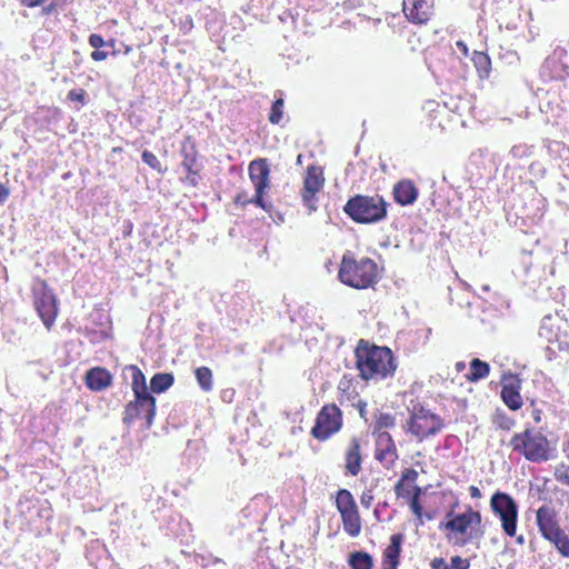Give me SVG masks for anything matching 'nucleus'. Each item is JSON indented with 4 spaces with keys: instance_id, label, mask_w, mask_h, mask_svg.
I'll return each mask as SVG.
<instances>
[{
    "instance_id": "1a4fd4ad",
    "label": "nucleus",
    "mask_w": 569,
    "mask_h": 569,
    "mask_svg": "<svg viewBox=\"0 0 569 569\" xmlns=\"http://www.w3.org/2000/svg\"><path fill=\"white\" fill-rule=\"evenodd\" d=\"M34 309L44 327L50 330L58 316V301L48 282L34 278L31 286Z\"/></svg>"
},
{
    "instance_id": "f8f14e48",
    "label": "nucleus",
    "mask_w": 569,
    "mask_h": 569,
    "mask_svg": "<svg viewBox=\"0 0 569 569\" xmlns=\"http://www.w3.org/2000/svg\"><path fill=\"white\" fill-rule=\"evenodd\" d=\"M325 182L323 169L320 166L310 164L307 167L300 197L309 213L318 209L319 193L323 189Z\"/></svg>"
},
{
    "instance_id": "0eeeda50",
    "label": "nucleus",
    "mask_w": 569,
    "mask_h": 569,
    "mask_svg": "<svg viewBox=\"0 0 569 569\" xmlns=\"http://www.w3.org/2000/svg\"><path fill=\"white\" fill-rule=\"evenodd\" d=\"M511 450L531 462H543L550 458V442L548 438L533 428H526L510 438Z\"/></svg>"
},
{
    "instance_id": "e433bc0d",
    "label": "nucleus",
    "mask_w": 569,
    "mask_h": 569,
    "mask_svg": "<svg viewBox=\"0 0 569 569\" xmlns=\"http://www.w3.org/2000/svg\"><path fill=\"white\" fill-rule=\"evenodd\" d=\"M422 495L421 488H417L415 495H411L409 498H406L409 502V507L412 513L421 521L423 508L420 502V497Z\"/></svg>"
},
{
    "instance_id": "2f4dec72",
    "label": "nucleus",
    "mask_w": 569,
    "mask_h": 569,
    "mask_svg": "<svg viewBox=\"0 0 569 569\" xmlns=\"http://www.w3.org/2000/svg\"><path fill=\"white\" fill-rule=\"evenodd\" d=\"M174 382L172 373H156L150 380V388L156 393H161L168 390Z\"/></svg>"
},
{
    "instance_id": "864d4df0",
    "label": "nucleus",
    "mask_w": 569,
    "mask_h": 569,
    "mask_svg": "<svg viewBox=\"0 0 569 569\" xmlns=\"http://www.w3.org/2000/svg\"><path fill=\"white\" fill-rule=\"evenodd\" d=\"M111 151L113 153H120V152H122V148L121 147H113Z\"/></svg>"
},
{
    "instance_id": "7c9ffc66",
    "label": "nucleus",
    "mask_w": 569,
    "mask_h": 569,
    "mask_svg": "<svg viewBox=\"0 0 569 569\" xmlns=\"http://www.w3.org/2000/svg\"><path fill=\"white\" fill-rule=\"evenodd\" d=\"M233 204L239 208H246L248 204H254L264 211H269L270 204L264 201V197H261L260 202L256 200V194L249 197L247 191L238 192L233 198Z\"/></svg>"
},
{
    "instance_id": "603ef678",
    "label": "nucleus",
    "mask_w": 569,
    "mask_h": 569,
    "mask_svg": "<svg viewBox=\"0 0 569 569\" xmlns=\"http://www.w3.org/2000/svg\"><path fill=\"white\" fill-rule=\"evenodd\" d=\"M465 368H466V363H465L463 361H458V362L456 363V370H457L458 372H460V371L465 370Z\"/></svg>"
},
{
    "instance_id": "c756f323",
    "label": "nucleus",
    "mask_w": 569,
    "mask_h": 569,
    "mask_svg": "<svg viewBox=\"0 0 569 569\" xmlns=\"http://www.w3.org/2000/svg\"><path fill=\"white\" fill-rule=\"evenodd\" d=\"M351 569H372L373 559L366 551L351 552L348 559Z\"/></svg>"
},
{
    "instance_id": "58836bf2",
    "label": "nucleus",
    "mask_w": 569,
    "mask_h": 569,
    "mask_svg": "<svg viewBox=\"0 0 569 569\" xmlns=\"http://www.w3.org/2000/svg\"><path fill=\"white\" fill-rule=\"evenodd\" d=\"M86 97H87V92L84 89L82 88H78V89H72L68 92V100L72 101V102H78L80 106H84L86 104Z\"/></svg>"
},
{
    "instance_id": "412c9836",
    "label": "nucleus",
    "mask_w": 569,
    "mask_h": 569,
    "mask_svg": "<svg viewBox=\"0 0 569 569\" xmlns=\"http://www.w3.org/2000/svg\"><path fill=\"white\" fill-rule=\"evenodd\" d=\"M84 383L91 391L99 392L112 383V375L103 367H93L86 372Z\"/></svg>"
},
{
    "instance_id": "de8ad7c7",
    "label": "nucleus",
    "mask_w": 569,
    "mask_h": 569,
    "mask_svg": "<svg viewBox=\"0 0 569 569\" xmlns=\"http://www.w3.org/2000/svg\"><path fill=\"white\" fill-rule=\"evenodd\" d=\"M19 1L22 6H26L29 8L38 7L46 2V0H19Z\"/></svg>"
},
{
    "instance_id": "13d9d810",
    "label": "nucleus",
    "mask_w": 569,
    "mask_h": 569,
    "mask_svg": "<svg viewBox=\"0 0 569 569\" xmlns=\"http://www.w3.org/2000/svg\"><path fill=\"white\" fill-rule=\"evenodd\" d=\"M56 4L51 3L50 7H49V10H51L52 8H54Z\"/></svg>"
},
{
    "instance_id": "37998d69",
    "label": "nucleus",
    "mask_w": 569,
    "mask_h": 569,
    "mask_svg": "<svg viewBox=\"0 0 569 569\" xmlns=\"http://www.w3.org/2000/svg\"><path fill=\"white\" fill-rule=\"evenodd\" d=\"M373 501V495L370 490L363 491L360 496V502L365 508H370L371 503Z\"/></svg>"
},
{
    "instance_id": "f3484780",
    "label": "nucleus",
    "mask_w": 569,
    "mask_h": 569,
    "mask_svg": "<svg viewBox=\"0 0 569 569\" xmlns=\"http://www.w3.org/2000/svg\"><path fill=\"white\" fill-rule=\"evenodd\" d=\"M249 178L256 191V200L260 202L270 187V167L266 158L252 160L248 167Z\"/></svg>"
},
{
    "instance_id": "4c0bfd02",
    "label": "nucleus",
    "mask_w": 569,
    "mask_h": 569,
    "mask_svg": "<svg viewBox=\"0 0 569 569\" xmlns=\"http://www.w3.org/2000/svg\"><path fill=\"white\" fill-rule=\"evenodd\" d=\"M553 476L559 483L569 487V466L560 465L556 468Z\"/></svg>"
},
{
    "instance_id": "bb28decb",
    "label": "nucleus",
    "mask_w": 569,
    "mask_h": 569,
    "mask_svg": "<svg viewBox=\"0 0 569 569\" xmlns=\"http://www.w3.org/2000/svg\"><path fill=\"white\" fill-rule=\"evenodd\" d=\"M490 373V366L488 362L482 361L478 358H473L469 363V372L466 375V379L469 382H477L485 379Z\"/></svg>"
},
{
    "instance_id": "6ab92c4d",
    "label": "nucleus",
    "mask_w": 569,
    "mask_h": 569,
    "mask_svg": "<svg viewBox=\"0 0 569 569\" xmlns=\"http://www.w3.org/2000/svg\"><path fill=\"white\" fill-rule=\"evenodd\" d=\"M520 391L521 380L517 375H511L508 378H505L501 386L500 397L503 403L511 411L519 410L523 405Z\"/></svg>"
},
{
    "instance_id": "a878e982",
    "label": "nucleus",
    "mask_w": 569,
    "mask_h": 569,
    "mask_svg": "<svg viewBox=\"0 0 569 569\" xmlns=\"http://www.w3.org/2000/svg\"><path fill=\"white\" fill-rule=\"evenodd\" d=\"M396 417L390 412H378L375 415L372 423V436L390 433L388 430L395 428Z\"/></svg>"
},
{
    "instance_id": "5fc2aeb1",
    "label": "nucleus",
    "mask_w": 569,
    "mask_h": 569,
    "mask_svg": "<svg viewBox=\"0 0 569 569\" xmlns=\"http://www.w3.org/2000/svg\"><path fill=\"white\" fill-rule=\"evenodd\" d=\"M106 44H107V46H111V47H113V46H114V40H113V39H111L109 42H106Z\"/></svg>"
},
{
    "instance_id": "7ed1b4c3",
    "label": "nucleus",
    "mask_w": 569,
    "mask_h": 569,
    "mask_svg": "<svg viewBox=\"0 0 569 569\" xmlns=\"http://www.w3.org/2000/svg\"><path fill=\"white\" fill-rule=\"evenodd\" d=\"M127 370L131 371V389L134 399L124 406L122 422L130 426L136 420L143 418L146 427L150 428L156 416V398L149 393L146 376L138 366L130 365Z\"/></svg>"
},
{
    "instance_id": "6e6552de",
    "label": "nucleus",
    "mask_w": 569,
    "mask_h": 569,
    "mask_svg": "<svg viewBox=\"0 0 569 569\" xmlns=\"http://www.w3.org/2000/svg\"><path fill=\"white\" fill-rule=\"evenodd\" d=\"M342 427V410L335 402L325 403L315 418L310 436L319 442H326L340 432Z\"/></svg>"
},
{
    "instance_id": "4468645a",
    "label": "nucleus",
    "mask_w": 569,
    "mask_h": 569,
    "mask_svg": "<svg viewBox=\"0 0 569 569\" xmlns=\"http://www.w3.org/2000/svg\"><path fill=\"white\" fill-rule=\"evenodd\" d=\"M181 166L186 171L183 183L197 187L200 181L201 166L198 163V150L191 137H187L181 147Z\"/></svg>"
},
{
    "instance_id": "20e7f679",
    "label": "nucleus",
    "mask_w": 569,
    "mask_h": 569,
    "mask_svg": "<svg viewBox=\"0 0 569 569\" xmlns=\"http://www.w3.org/2000/svg\"><path fill=\"white\" fill-rule=\"evenodd\" d=\"M339 280L353 289L362 290L373 288L380 279L377 262L369 257H357L347 251L340 261L338 270Z\"/></svg>"
},
{
    "instance_id": "3c124183",
    "label": "nucleus",
    "mask_w": 569,
    "mask_h": 569,
    "mask_svg": "<svg viewBox=\"0 0 569 569\" xmlns=\"http://www.w3.org/2000/svg\"><path fill=\"white\" fill-rule=\"evenodd\" d=\"M541 416H542V410L541 409H533L532 410V419L536 423H540L541 422Z\"/></svg>"
},
{
    "instance_id": "49530a36",
    "label": "nucleus",
    "mask_w": 569,
    "mask_h": 569,
    "mask_svg": "<svg viewBox=\"0 0 569 569\" xmlns=\"http://www.w3.org/2000/svg\"><path fill=\"white\" fill-rule=\"evenodd\" d=\"M10 194V190L4 184L0 183V204H3Z\"/></svg>"
},
{
    "instance_id": "423d86ee",
    "label": "nucleus",
    "mask_w": 569,
    "mask_h": 569,
    "mask_svg": "<svg viewBox=\"0 0 569 569\" xmlns=\"http://www.w3.org/2000/svg\"><path fill=\"white\" fill-rule=\"evenodd\" d=\"M446 427L445 420L421 403L413 405L403 430L417 442H423L439 435Z\"/></svg>"
},
{
    "instance_id": "4be33fe9",
    "label": "nucleus",
    "mask_w": 569,
    "mask_h": 569,
    "mask_svg": "<svg viewBox=\"0 0 569 569\" xmlns=\"http://www.w3.org/2000/svg\"><path fill=\"white\" fill-rule=\"evenodd\" d=\"M537 526L542 537L559 530L561 527L557 519V512L553 508L543 505L536 513Z\"/></svg>"
},
{
    "instance_id": "ddd939ff",
    "label": "nucleus",
    "mask_w": 569,
    "mask_h": 569,
    "mask_svg": "<svg viewBox=\"0 0 569 569\" xmlns=\"http://www.w3.org/2000/svg\"><path fill=\"white\" fill-rule=\"evenodd\" d=\"M363 441L359 436H351L342 452V471L346 477H358L362 471L365 453Z\"/></svg>"
},
{
    "instance_id": "473e14b6",
    "label": "nucleus",
    "mask_w": 569,
    "mask_h": 569,
    "mask_svg": "<svg viewBox=\"0 0 569 569\" xmlns=\"http://www.w3.org/2000/svg\"><path fill=\"white\" fill-rule=\"evenodd\" d=\"M196 380L202 391L209 392L213 388V375L209 367L202 366L194 370Z\"/></svg>"
},
{
    "instance_id": "9d476101",
    "label": "nucleus",
    "mask_w": 569,
    "mask_h": 569,
    "mask_svg": "<svg viewBox=\"0 0 569 569\" xmlns=\"http://www.w3.org/2000/svg\"><path fill=\"white\" fill-rule=\"evenodd\" d=\"M335 506L345 532L351 538L358 537L362 531V519L352 493L348 489H339L336 492Z\"/></svg>"
},
{
    "instance_id": "39448f33",
    "label": "nucleus",
    "mask_w": 569,
    "mask_h": 569,
    "mask_svg": "<svg viewBox=\"0 0 569 569\" xmlns=\"http://www.w3.org/2000/svg\"><path fill=\"white\" fill-rule=\"evenodd\" d=\"M389 203L378 193L372 196L356 194L343 206L345 213L355 222L372 224L385 220Z\"/></svg>"
},
{
    "instance_id": "f257e3e1",
    "label": "nucleus",
    "mask_w": 569,
    "mask_h": 569,
    "mask_svg": "<svg viewBox=\"0 0 569 569\" xmlns=\"http://www.w3.org/2000/svg\"><path fill=\"white\" fill-rule=\"evenodd\" d=\"M457 506L458 501L446 512L445 519L439 523V529L445 532L447 540L455 546L465 547L479 542L485 537L480 511L467 505L462 512H456L455 508Z\"/></svg>"
},
{
    "instance_id": "a19ab883",
    "label": "nucleus",
    "mask_w": 569,
    "mask_h": 569,
    "mask_svg": "<svg viewBox=\"0 0 569 569\" xmlns=\"http://www.w3.org/2000/svg\"><path fill=\"white\" fill-rule=\"evenodd\" d=\"M88 42L89 44L94 48V49H100L102 48L103 46H106V41L103 40V38L98 34V33H92L89 36V39H88Z\"/></svg>"
},
{
    "instance_id": "79ce46f5",
    "label": "nucleus",
    "mask_w": 569,
    "mask_h": 569,
    "mask_svg": "<svg viewBox=\"0 0 569 569\" xmlns=\"http://www.w3.org/2000/svg\"><path fill=\"white\" fill-rule=\"evenodd\" d=\"M431 569H452L443 558H433L430 562Z\"/></svg>"
},
{
    "instance_id": "2eb2a0df",
    "label": "nucleus",
    "mask_w": 569,
    "mask_h": 569,
    "mask_svg": "<svg viewBox=\"0 0 569 569\" xmlns=\"http://www.w3.org/2000/svg\"><path fill=\"white\" fill-rule=\"evenodd\" d=\"M373 457L383 468L391 469L399 459L397 445L390 433L373 436Z\"/></svg>"
},
{
    "instance_id": "09e8293b",
    "label": "nucleus",
    "mask_w": 569,
    "mask_h": 569,
    "mask_svg": "<svg viewBox=\"0 0 569 569\" xmlns=\"http://www.w3.org/2000/svg\"><path fill=\"white\" fill-rule=\"evenodd\" d=\"M456 46L458 48V50L461 52L462 56L465 57H468L469 56V48L467 46V43L462 40H458L456 42Z\"/></svg>"
},
{
    "instance_id": "a211bd4d",
    "label": "nucleus",
    "mask_w": 569,
    "mask_h": 569,
    "mask_svg": "<svg viewBox=\"0 0 569 569\" xmlns=\"http://www.w3.org/2000/svg\"><path fill=\"white\" fill-rule=\"evenodd\" d=\"M425 121L432 130L443 131L451 121V113L445 104L429 100L423 106Z\"/></svg>"
},
{
    "instance_id": "c85d7f7f",
    "label": "nucleus",
    "mask_w": 569,
    "mask_h": 569,
    "mask_svg": "<svg viewBox=\"0 0 569 569\" xmlns=\"http://www.w3.org/2000/svg\"><path fill=\"white\" fill-rule=\"evenodd\" d=\"M472 62L481 79H487L491 72V59L488 53L483 51H475Z\"/></svg>"
},
{
    "instance_id": "5701e85b",
    "label": "nucleus",
    "mask_w": 569,
    "mask_h": 569,
    "mask_svg": "<svg viewBox=\"0 0 569 569\" xmlns=\"http://www.w3.org/2000/svg\"><path fill=\"white\" fill-rule=\"evenodd\" d=\"M418 476V471L413 468H406L402 470L401 476L393 488L397 498L406 499L411 495H415L416 489L420 488L416 483Z\"/></svg>"
},
{
    "instance_id": "dca6fc26",
    "label": "nucleus",
    "mask_w": 569,
    "mask_h": 569,
    "mask_svg": "<svg viewBox=\"0 0 569 569\" xmlns=\"http://www.w3.org/2000/svg\"><path fill=\"white\" fill-rule=\"evenodd\" d=\"M433 11L435 0H402V12L412 24H427Z\"/></svg>"
},
{
    "instance_id": "8fccbe9b",
    "label": "nucleus",
    "mask_w": 569,
    "mask_h": 569,
    "mask_svg": "<svg viewBox=\"0 0 569 569\" xmlns=\"http://www.w3.org/2000/svg\"><path fill=\"white\" fill-rule=\"evenodd\" d=\"M469 493L472 499H480L482 497V493L477 486H470Z\"/></svg>"
},
{
    "instance_id": "72a5a7b5",
    "label": "nucleus",
    "mask_w": 569,
    "mask_h": 569,
    "mask_svg": "<svg viewBox=\"0 0 569 569\" xmlns=\"http://www.w3.org/2000/svg\"><path fill=\"white\" fill-rule=\"evenodd\" d=\"M284 100L282 98L276 99L270 108L268 120L272 124H279L283 119Z\"/></svg>"
},
{
    "instance_id": "f704fd0d",
    "label": "nucleus",
    "mask_w": 569,
    "mask_h": 569,
    "mask_svg": "<svg viewBox=\"0 0 569 569\" xmlns=\"http://www.w3.org/2000/svg\"><path fill=\"white\" fill-rule=\"evenodd\" d=\"M492 422L498 429L505 431L511 430L516 425V420L513 418L509 417L506 412L500 410H497L493 415Z\"/></svg>"
},
{
    "instance_id": "b1692460",
    "label": "nucleus",
    "mask_w": 569,
    "mask_h": 569,
    "mask_svg": "<svg viewBox=\"0 0 569 569\" xmlns=\"http://www.w3.org/2000/svg\"><path fill=\"white\" fill-rule=\"evenodd\" d=\"M392 196L400 206H409L417 200L418 189L412 181L401 180L395 184Z\"/></svg>"
},
{
    "instance_id": "cd10ccee",
    "label": "nucleus",
    "mask_w": 569,
    "mask_h": 569,
    "mask_svg": "<svg viewBox=\"0 0 569 569\" xmlns=\"http://www.w3.org/2000/svg\"><path fill=\"white\" fill-rule=\"evenodd\" d=\"M543 538L552 543L563 558H569V533H567L563 529L560 528L559 530H556L555 532L549 533Z\"/></svg>"
},
{
    "instance_id": "ea45409f",
    "label": "nucleus",
    "mask_w": 569,
    "mask_h": 569,
    "mask_svg": "<svg viewBox=\"0 0 569 569\" xmlns=\"http://www.w3.org/2000/svg\"><path fill=\"white\" fill-rule=\"evenodd\" d=\"M450 567L452 569H468L470 567V561L467 558L455 556L451 558Z\"/></svg>"
},
{
    "instance_id": "c03bdc74",
    "label": "nucleus",
    "mask_w": 569,
    "mask_h": 569,
    "mask_svg": "<svg viewBox=\"0 0 569 569\" xmlns=\"http://www.w3.org/2000/svg\"><path fill=\"white\" fill-rule=\"evenodd\" d=\"M353 407L358 409L359 416L366 420L367 402L362 399H358V401L353 403Z\"/></svg>"
},
{
    "instance_id": "f03ea898",
    "label": "nucleus",
    "mask_w": 569,
    "mask_h": 569,
    "mask_svg": "<svg viewBox=\"0 0 569 569\" xmlns=\"http://www.w3.org/2000/svg\"><path fill=\"white\" fill-rule=\"evenodd\" d=\"M356 369L359 377L369 381H381L392 377L397 362L390 348L360 339L355 349Z\"/></svg>"
},
{
    "instance_id": "6e6d98bb",
    "label": "nucleus",
    "mask_w": 569,
    "mask_h": 569,
    "mask_svg": "<svg viewBox=\"0 0 569 569\" xmlns=\"http://www.w3.org/2000/svg\"><path fill=\"white\" fill-rule=\"evenodd\" d=\"M130 50H131V48H130V47H126L124 53H129V52H130Z\"/></svg>"
},
{
    "instance_id": "4d7b16f0",
    "label": "nucleus",
    "mask_w": 569,
    "mask_h": 569,
    "mask_svg": "<svg viewBox=\"0 0 569 569\" xmlns=\"http://www.w3.org/2000/svg\"><path fill=\"white\" fill-rule=\"evenodd\" d=\"M375 516L377 517V519H379V512H378V510H375Z\"/></svg>"
},
{
    "instance_id": "393cba45",
    "label": "nucleus",
    "mask_w": 569,
    "mask_h": 569,
    "mask_svg": "<svg viewBox=\"0 0 569 569\" xmlns=\"http://www.w3.org/2000/svg\"><path fill=\"white\" fill-rule=\"evenodd\" d=\"M338 400L340 403L353 401L359 397L353 378L345 375L338 383Z\"/></svg>"
},
{
    "instance_id": "a18cd8bd",
    "label": "nucleus",
    "mask_w": 569,
    "mask_h": 569,
    "mask_svg": "<svg viewBox=\"0 0 569 569\" xmlns=\"http://www.w3.org/2000/svg\"><path fill=\"white\" fill-rule=\"evenodd\" d=\"M90 57L93 61H102V60L107 59L108 53L106 51L96 49L94 51L91 52Z\"/></svg>"
},
{
    "instance_id": "c9c22d12",
    "label": "nucleus",
    "mask_w": 569,
    "mask_h": 569,
    "mask_svg": "<svg viewBox=\"0 0 569 569\" xmlns=\"http://www.w3.org/2000/svg\"><path fill=\"white\" fill-rule=\"evenodd\" d=\"M141 158H142V161L147 166H149L153 171H156L157 173H160V174L166 173L167 168H164L162 166L161 161L158 159V157L153 152H151L149 150H143Z\"/></svg>"
},
{
    "instance_id": "9b49d317",
    "label": "nucleus",
    "mask_w": 569,
    "mask_h": 569,
    "mask_svg": "<svg viewBox=\"0 0 569 569\" xmlns=\"http://www.w3.org/2000/svg\"><path fill=\"white\" fill-rule=\"evenodd\" d=\"M490 508L500 519L505 535L515 537L518 528V505L515 499L506 492L497 491L491 496Z\"/></svg>"
},
{
    "instance_id": "aec40b11",
    "label": "nucleus",
    "mask_w": 569,
    "mask_h": 569,
    "mask_svg": "<svg viewBox=\"0 0 569 569\" xmlns=\"http://www.w3.org/2000/svg\"><path fill=\"white\" fill-rule=\"evenodd\" d=\"M405 536L395 533L390 537V543L385 548L381 559V569H397L400 563V556Z\"/></svg>"
}]
</instances>
